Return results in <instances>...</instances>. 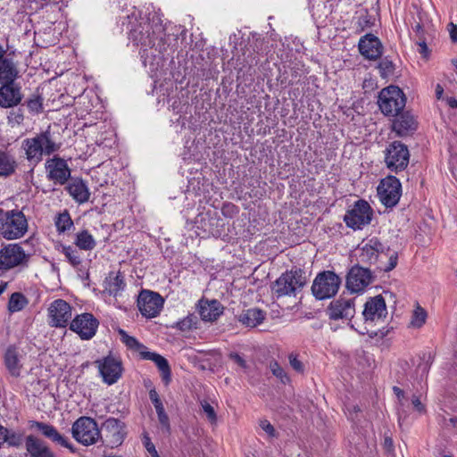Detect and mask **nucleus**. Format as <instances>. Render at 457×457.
Here are the masks:
<instances>
[{"mask_svg":"<svg viewBox=\"0 0 457 457\" xmlns=\"http://www.w3.org/2000/svg\"><path fill=\"white\" fill-rule=\"evenodd\" d=\"M165 29L161 22L151 23L148 21L140 22L129 32L130 42L139 46L142 63L149 67L150 73H155L162 63V54L170 45V37L164 38Z\"/></svg>","mask_w":457,"mask_h":457,"instance_id":"nucleus-1","label":"nucleus"},{"mask_svg":"<svg viewBox=\"0 0 457 457\" xmlns=\"http://www.w3.org/2000/svg\"><path fill=\"white\" fill-rule=\"evenodd\" d=\"M21 147L28 162L37 165L43 160L44 155H51L57 152L60 149V144L54 140L48 128L32 137L24 139Z\"/></svg>","mask_w":457,"mask_h":457,"instance_id":"nucleus-2","label":"nucleus"},{"mask_svg":"<svg viewBox=\"0 0 457 457\" xmlns=\"http://www.w3.org/2000/svg\"><path fill=\"white\" fill-rule=\"evenodd\" d=\"M307 283L304 271L301 269H292L282 273L271 285L270 291L273 298L295 296Z\"/></svg>","mask_w":457,"mask_h":457,"instance_id":"nucleus-3","label":"nucleus"},{"mask_svg":"<svg viewBox=\"0 0 457 457\" xmlns=\"http://www.w3.org/2000/svg\"><path fill=\"white\" fill-rule=\"evenodd\" d=\"M28 228V220L22 211L14 209L0 212V235L4 238H21L27 233Z\"/></svg>","mask_w":457,"mask_h":457,"instance_id":"nucleus-4","label":"nucleus"},{"mask_svg":"<svg viewBox=\"0 0 457 457\" xmlns=\"http://www.w3.org/2000/svg\"><path fill=\"white\" fill-rule=\"evenodd\" d=\"M71 435L79 444L84 446L96 445L103 439L96 421L87 416L79 417L73 422Z\"/></svg>","mask_w":457,"mask_h":457,"instance_id":"nucleus-5","label":"nucleus"},{"mask_svg":"<svg viewBox=\"0 0 457 457\" xmlns=\"http://www.w3.org/2000/svg\"><path fill=\"white\" fill-rule=\"evenodd\" d=\"M340 284L341 278L335 272L322 271L314 278L312 292L319 300L331 298L337 293Z\"/></svg>","mask_w":457,"mask_h":457,"instance_id":"nucleus-6","label":"nucleus"},{"mask_svg":"<svg viewBox=\"0 0 457 457\" xmlns=\"http://www.w3.org/2000/svg\"><path fill=\"white\" fill-rule=\"evenodd\" d=\"M378 104L384 114L395 116L404 108L405 96L398 87L389 86L380 91Z\"/></svg>","mask_w":457,"mask_h":457,"instance_id":"nucleus-7","label":"nucleus"},{"mask_svg":"<svg viewBox=\"0 0 457 457\" xmlns=\"http://www.w3.org/2000/svg\"><path fill=\"white\" fill-rule=\"evenodd\" d=\"M372 209L365 200H358L347 211L344 217L346 226L356 230L361 229L370 223L372 219Z\"/></svg>","mask_w":457,"mask_h":457,"instance_id":"nucleus-8","label":"nucleus"},{"mask_svg":"<svg viewBox=\"0 0 457 457\" xmlns=\"http://www.w3.org/2000/svg\"><path fill=\"white\" fill-rule=\"evenodd\" d=\"M379 201L386 207L395 206L402 195V185L395 176H387L381 179L378 188Z\"/></svg>","mask_w":457,"mask_h":457,"instance_id":"nucleus-9","label":"nucleus"},{"mask_svg":"<svg viewBox=\"0 0 457 457\" xmlns=\"http://www.w3.org/2000/svg\"><path fill=\"white\" fill-rule=\"evenodd\" d=\"M72 317V307L62 299L53 301L47 308V321L52 328H65Z\"/></svg>","mask_w":457,"mask_h":457,"instance_id":"nucleus-10","label":"nucleus"},{"mask_svg":"<svg viewBox=\"0 0 457 457\" xmlns=\"http://www.w3.org/2000/svg\"><path fill=\"white\" fill-rule=\"evenodd\" d=\"M409 150L400 142H393L388 145L385 154V162L386 167L392 171L404 170L409 163Z\"/></svg>","mask_w":457,"mask_h":457,"instance_id":"nucleus-11","label":"nucleus"},{"mask_svg":"<svg viewBox=\"0 0 457 457\" xmlns=\"http://www.w3.org/2000/svg\"><path fill=\"white\" fill-rule=\"evenodd\" d=\"M96 364L103 381L109 386L115 384L122 375V363L112 355L97 360Z\"/></svg>","mask_w":457,"mask_h":457,"instance_id":"nucleus-12","label":"nucleus"},{"mask_svg":"<svg viewBox=\"0 0 457 457\" xmlns=\"http://www.w3.org/2000/svg\"><path fill=\"white\" fill-rule=\"evenodd\" d=\"M98 326L99 321L93 314L84 312L71 321L70 329L78 334L82 340H89L96 335Z\"/></svg>","mask_w":457,"mask_h":457,"instance_id":"nucleus-13","label":"nucleus"},{"mask_svg":"<svg viewBox=\"0 0 457 457\" xmlns=\"http://www.w3.org/2000/svg\"><path fill=\"white\" fill-rule=\"evenodd\" d=\"M162 297L155 292L143 290L137 299V306L143 316L151 319L161 312L163 307Z\"/></svg>","mask_w":457,"mask_h":457,"instance_id":"nucleus-14","label":"nucleus"},{"mask_svg":"<svg viewBox=\"0 0 457 457\" xmlns=\"http://www.w3.org/2000/svg\"><path fill=\"white\" fill-rule=\"evenodd\" d=\"M103 441L111 448L120 445L126 436L125 425L115 418H109L102 424Z\"/></svg>","mask_w":457,"mask_h":457,"instance_id":"nucleus-15","label":"nucleus"},{"mask_svg":"<svg viewBox=\"0 0 457 457\" xmlns=\"http://www.w3.org/2000/svg\"><path fill=\"white\" fill-rule=\"evenodd\" d=\"M28 255L18 244H9L0 250V270H8L25 263Z\"/></svg>","mask_w":457,"mask_h":457,"instance_id":"nucleus-16","label":"nucleus"},{"mask_svg":"<svg viewBox=\"0 0 457 457\" xmlns=\"http://www.w3.org/2000/svg\"><path fill=\"white\" fill-rule=\"evenodd\" d=\"M47 178L55 184L63 185L71 177V169L67 162L60 157L48 159L45 163Z\"/></svg>","mask_w":457,"mask_h":457,"instance_id":"nucleus-17","label":"nucleus"},{"mask_svg":"<svg viewBox=\"0 0 457 457\" xmlns=\"http://www.w3.org/2000/svg\"><path fill=\"white\" fill-rule=\"evenodd\" d=\"M328 315L329 319L351 320L355 314V306L353 299L340 297L332 301L328 307Z\"/></svg>","mask_w":457,"mask_h":457,"instance_id":"nucleus-18","label":"nucleus"},{"mask_svg":"<svg viewBox=\"0 0 457 457\" xmlns=\"http://www.w3.org/2000/svg\"><path fill=\"white\" fill-rule=\"evenodd\" d=\"M370 282V271L360 266H353L346 278V287L353 293L363 292Z\"/></svg>","mask_w":457,"mask_h":457,"instance_id":"nucleus-19","label":"nucleus"},{"mask_svg":"<svg viewBox=\"0 0 457 457\" xmlns=\"http://www.w3.org/2000/svg\"><path fill=\"white\" fill-rule=\"evenodd\" d=\"M386 305L381 295L370 298L364 304L362 315L366 322H375L386 316Z\"/></svg>","mask_w":457,"mask_h":457,"instance_id":"nucleus-20","label":"nucleus"},{"mask_svg":"<svg viewBox=\"0 0 457 457\" xmlns=\"http://www.w3.org/2000/svg\"><path fill=\"white\" fill-rule=\"evenodd\" d=\"M22 97L21 87L15 83H6L0 87V106L2 108L17 106Z\"/></svg>","mask_w":457,"mask_h":457,"instance_id":"nucleus-21","label":"nucleus"},{"mask_svg":"<svg viewBox=\"0 0 457 457\" xmlns=\"http://www.w3.org/2000/svg\"><path fill=\"white\" fill-rule=\"evenodd\" d=\"M359 50L365 58L376 60L382 54V45L377 37L366 34L359 41Z\"/></svg>","mask_w":457,"mask_h":457,"instance_id":"nucleus-22","label":"nucleus"},{"mask_svg":"<svg viewBox=\"0 0 457 457\" xmlns=\"http://www.w3.org/2000/svg\"><path fill=\"white\" fill-rule=\"evenodd\" d=\"M197 309L201 319L204 321H214L223 312V307L217 300H200Z\"/></svg>","mask_w":457,"mask_h":457,"instance_id":"nucleus-23","label":"nucleus"},{"mask_svg":"<svg viewBox=\"0 0 457 457\" xmlns=\"http://www.w3.org/2000/svg\"><path fill=\"white\" fill-rule=\"evenodd\" d=\"M23 354L13 346H10L4 354V364L9 373L15 378L21 374L23 368Z\"/></svg>","mask_w":457,"mask_h":457,"instance_id":"nucleus-24","label":"nucleus"},{"mask_svg":"<svg viewBox=\"0 0 457 457\" xmlns=\"http://www.w3.org/2000/svg\"><path fill=\"white\" fill-rule=\"evenodd\" d=\"M32 427L38 429L42 433V435H44L46 437L49 438L53 442L65 448L70 449L71 452H74L72 445L65 436L61 435L53 425L39 421H34Z\"/></svg>","mask_w":457,"mask_h":457,"instance_id":"nucleus-25","label":"nucleus"},{"mask_svg":"<svg viewBox=\"0 0 457 457\" xmlns=\"http://www.w3.org/2000/svg\"><path fill=\"white\" fill-rule=\"evenodd\" d=\"M25 446L29 457H56L45 442L32 435L26 437Z\"/></svg>","mask_w":457,"mask_h":457,"instance_id":"nucleus-26","label":"nucleus"},{"mask_svg":"<svg viewBox=\"0 0 457 457\" xmlns=\"http://www.w3.org/2000/svg\"><path fill=\"white\" fill-rule=\"evenodd\" d=\"M141 359L154 361L161 371L162 380L165 382V384L168 385L170 382V368L168 361L163 356L157 353L150 352L147 350L146 352L141 353Z\"/></svg>","mask_w":457,"mask_h":457,"instance_id":"nucleus-27","label":"nucleus"},{"mask_svg":"<svg viewBox=\"0 0 457 457\" xmlns=\"http://www.w3.org/2000/svg\"><path fill=\"white\" fill-rule=\"evenodd\" d=\"M266 319V312L260 308H249L238 315V320L247 328H255Z\"/></svg>","mask_w":457,"mask_h":457,"instance_id":"nucleus-28","label":"nucleus"},{"mask_svg":"<svg viewBox=\"0 0 457 457\" xmlns=\"http://www.w3.org/2000/svg\"><path fill=\"white\" fill-rule=\"evenodd\" d=\"M382 249V244L377 238H371L361 247L360 259L363 262L373 263Z\"/></svg>","mask_w":457,"mask_h":457,"instance_id":"nucleus-29","label":"nucleus"},{"mask_svg":"<svg viewBox=\"0 0 457 457\" xmlns=\"http://www.w3.org/2000/svg\"><path fill=\"white\" fill-rule=\"evenodd\" d=\"M67 190L71 196L79 204L86 203L89 199V190L82 179H76L71 181L68 185Z\"/></svg>","mask_w":457,"mask_h":457,"instance_id":"nucleus-30","label":"nucleus"},{"mask_svg":"<svg viewBox=\"0 0 457 457\" xmlns=\"http://www.w3.org/2000/svg\"><path fill=\"white\" fill-rule=\"evenodd\" d=\"M18 76L17 68L11 59L4 58L0 62V83H14Z\"/></svg>","mask_w":457,"mask_h":457,"instance_id":"nucleus-31","label":"nucleus"},{"mask_svg":"<svg viewBox=\"0 0 457 457\" xmlns=\"http://www.w3.org/2000/svg\"><path fill=\"white\" fill-rule=\"evenodd\" d=\"M125 287L122 276L111 273L104 280V292L114 297L118 296Z\"/></svg>","mask_w":457,"mask_h":457,"instance_id":"nucleus-32","label":"nucleus"},{"mask_svg":"<svg viewBox=\"0 0 457 457\" xmlns=\"http://www.w3.org/2000/svg\"><path fill=\"white\" fill-rule=\"evenodd\" d=\"M416 128L414 119L407 114L397 117L393 122V130L398 136H404Z\"/></svg>","mask_w":457,"mask_h":457,"instance_id":"nucleus-33","label":"nucleus"},{"mask_svg":"<svg viewBox=\"0 0 457 457\" xmlns=\"http://www.w3.org/2000/svg\"><path fill=\"white\" fill-rule=\"evenodd\" d=\"M17 163L13 155L0 151V177H9L16 170Z\"/></svg>","mask_w":457,"mask_h":457,"instance_id":"nucleus-34","label":"nucleus"},{"mask_svg":"<svg viewBox=\"0 0 457 457\" xmlns=\"http://www.w3.org/2000/svg\"><path fill=\"white\" fill-rule=\"evenodd\" d=\"M118 333L120 337L121 342L127 346L130 351L138 353L141 357L142 352H146L147 347L141 344L136 337L129 336L124 329L119 328Z\"/></svg>","mask_w":457,"mask_h":457,"instance_id":"nucleus-35","label":"nucleus"},{"mask_svg":"<svg viewBox=\"0 0 457 457\" xmlns=\"http://www.w3.org/2000/svg\"><path fill=\"white\" fill-rule=\"evenodd\" d=\"M74 244L79 249L84 251H91L96 245L94 237L87 230L78 232L75 237Z\"/></svg>","mask_w":457,"mask_h":457,"instance_id":"nucleus-36","label":"nucleus"},{"mask_svg":"<svg viewBox=\"0 0 457 457\" xmlns=\"http://www.w3.org/2000/svg\"><path fill=\"white\" fill-rule=\"evenodd\" d=\"M58 250L65 255L67 261L73 267H77L81 264L82 258H81L79 251L75 247H73L71 245H60Z\"/></svg>","mask_w":457,"mask_h":457,"instance_id":"nucleus-37","label":"nucleus"},{"mask_svg":"<svg viewBox=\"0 0 457 457\" xmlns=\"http://www.w3.org/2000/svg\"><path fill=\"white\" fill-rule=\"evenodd\" d=\"M198 323L197 317L194 314H188L182 320H179L175 327L177 329L182 332H187L194 328H196Z\"/></svg>","mask_w":457,"mask_h":457,"instance_id":"nucleus-38","label":"nucleus"},{"mask_svg":"<svg viewBox=\"0 0 457 457\" xmlns=\"http://www.w3.org/2000/svg\"><path fill=\"white\" fill-rule=\"evenodd\" d=\"M27 304L26 298L20 293H14L11 295L8 303V309L11 312L21 311Z\"/></svg>","mask_w":457,"mask_h":457,"instance_id":"nucleus-39","label":"nucleus"},{"mask_svg":"<svg viewBox=\"0 0 457 457\" xmlns=\"http://www.w3.org/2000/svg\"><path fill=\"white\" fill-rule=\"evenodd\" d=\"M73 225L72 220L67 212L60 213L55 220V227L59 233H63Z\"/></svg>","mask_w":457,"mask_h":457,"instance_id":"nucleus-40","label":"nucleus"},{"mask_svg":"<svg viewBox=\"0 0 457 457\" xmlns=\"http://www.w3.org/2000/svg\"><path fill=\"white\" fill-rule=\"evenodd\" d=\"M270 369L272 372V374L277 377L282 383L286 384L289 382V377L286 373V371L283 370L280 365L273 361L270 363Z\"/></svg>","mask_w":457,"mask_h":457,"instance_id":"nucleus-41","label":"nucleus"},{"mask_svg":"<svg viewBox=\"0 0 457 457\" xmlns=\"http://www.w3.org/2000/svg\"><path fill=\"white\" fill-rule=\"evenodd\" d=\"M427 313L425 310L418 306L412 315L411 324L412 327L420 328L426 321Z\"/></svg>","mask_w":457,"mask_h":457,"instance_id":"nucleus-42","label":"nucleus"},{"mask_svg":"<svg viewBox=\"0 0 457 457\" xmlns=\"http://www.w3.org/2000/svg\"><path fill=\"white\" fill-rule=\"evenodd\" d=\"M23 436L22 434L17 433L14 431H11L7 428V433L5 436V443L9 446L12 447H20L22 444Z\"/></svg>","mask_w":457,"mask_h":457,"instance_id":"nucleus-43","label":"nucleus"},{"mask_svg":"<svg viewBox=\"0 0 457 457\" xmlns=\"http://www.w3.org/2000/svg\"><path fill=\"white\" fill-rule=\"evenodd\" d=\"M379 70V73L381 77L386 78L390 75H393L395 71V65L392 61L388 60L387 58H385L381 60L378 66Z\"/></svg>","mask_w":457,"mask_h":457,"instance_id":"nucleus-44","label":"nucleus"},{"mask_svg":"<svg viewBox=\"0 0 457 457\" xmlns=\"http://www.w3.org/2000/svg\"><path fill=\"white\" fill-rule=\"evenodd\" d=\"M155 410L157 412L159 422L166 430H169L170 429L169 417L165 412L163 405L157 406V408H155Z\"/></svg>","mask_w":457,"mask_h":457,"instance_id":"nucleus-45","label":"nucleus"},{"mask_svg":"<svg viewBox=\"0 0 457 457\" xmlns=\"http://www.w3.org/2000/svg\"><path fill=\"white\" fill-rule=\"evenodd\" d=\"M23 120H24L23 113L20 110L12 111L8 115V122L12 127L21 124Z\"/></svg>","mask_w":457,"mask_h":457,"instance_id":"nucleus-46","label":"nucleus"},{"mask_svg":"<svg viewBox=\"0 0 457 457\" xmlns=\"http://www.w3.org/2000/svg\"><path fill=\"white\" fill-rule=\"evenodd\" d=\"M201 406L204 411V413L207 415L209 420L211 422H215L216 421V412L213 409V407L207 402V401H203L201 403Z\"/></svg>","mask_w":457,"mask_h":457,"instance_id":"nucleus-47","label":"nucleus"},{"mask_svg":"<svg viewBox=\"0 0 457 457\" xmlns=\"http://www.w3.org/2000/svg\"><path fill=\"white\" fill-rule=\"evenodd\" d=\"M27 106L30 112L38 113L42 111V101L39 97L29 99Z\"/></svg>","mask_w":457,"mask_h":457,"instance_id":"nucleus-48","label":"nucleus"},{"mask_svg":"<svg viewBox=\"0 0 457 457\" xmlns=\"http://www.w3.org/2000/svg\"><path fill=\"white\" fill-rule=\"evenodd\" d=\"M259 425L260 428L267 434L269 437H274L276 436L274 427L267 420H261Z\"/></svg>","mask_w":457,"mask_h":457,"instance_id":"nucleus-49","label":"nucleus"},{"mask_svg":"<svg viewBox=\"0 0 457 457\" xmlns=\"http://www.w3.org/2000/svg\"><path fill=\"white\" fill-rule=\"evenodd\" d=\"M291 367L297 372H303V366L301 361L297 359V356L291 353L288 357Z\"/></svg>","mask_w":457,"mask_h":457,"instance_id":"nucleus-50","label":"nucleus"},{"mask_svg":"<svg viewBox=\"0 0 457 457\" xmlns=\"http://www.w3.org/2000/svg\"><path fill=\"white\" fill-rule=\"evenodd\" d=\"M398 261V254L396 252H393L388 257V263L384 268L385 271H390L395 268Z\"/></svg>","mask_w":457,"mask_h":457,"instance_id":"nucleus-51","label":"nucleus"},{"mask_svg":"<svg viewBox=\"0 0 457 457\" xmlns=\"http://www.w3.org/2000/svg\"><path fill=\"white\" fill-rule=\"evenodd\" d=\"M411 403L413 405V409L416 411H418L420 414L425 412V411H426L425 405L421 403L419 396L413 395L411 398Z\"/></svg>","mask_w":457,"mask_h":457,"instance_id":"nucleus-52","label":"nucleus"},{"mask_svg":"<svg viewBox=\"0 0 457 457\" xmlns=\"http://www.w3.org/2000/svg\"><path fill=\"white\" fill-rule=\"evenodd\" d=\"M229 358L242 369H246V362L238 353H230Z\"/></svg>","mask_w":457,"mask_h":457,"instance_id":"nucleus-53","label":"nucleus"},{"mask_svg":"<svg viewBox=\"0 0 457 457\" xmlns=\"http://www.w3.org/2000/svg\"><path fill=\"white\" fill-rule=\"evenodd\" d=\"M149 397H150V400L152 401V403H154V408H157V406L163 405L162 403L161 402V400L159 398V395L155 389L150 390Z\"/></svg>","mask_w":457,"mask_h":457,"instance_id":"nucleus-54","label":"nucleus"},{"mask_svg":"<svg viewBox=\"0 0 457 457\" xmlns=\"http://www.w3.org/2000/svg\"><path fill=\"white\" fill-rule=\"evenodd\" d=\"M450 37L453 43H457V25L451 22L448 25Z\"/></svg>","mask_w":457,"mask_h":457,"instance_id":"nucleus-55","label":"nucleus"},{"mask_svg":"<svg viewBox=\"0 0 457 457\" xmlns=\"http://www.w3.org/2000/svg\"><path fill=\"white\" fill-rule=\"evenodd\" d=\"M145 445L146 450L152 454L153 457H160L154 445L150 442L149 438H146Z\"/></svg>","mask_w":457,"mask_h":457,"instance_id":"nucleus-56","label":"nucleus"},{"mask_svg":"<svg viewBox=\"0 0 457 457\" xmlns=\"http://www.w3.org/2000/svg\"><path fill=\"white\" fill-rule=\"evenodd\" d=\"M393 391L395 394V395L397 396V398L399 400V403H400V405L403 406V403H402V400H403V398L404 396V392L401 388H399L397 386H394L393 387Z\"/></svg>","mask_w":457,"mask_h":457,"instance_id":"nucleus-57","label":"nucleus"},{"mask_svg":"<svg viewBox=\"0 0 457 457\" xmlns=\"http://www.w3.org/2000/svg\"><path fill=\"white\" fill-rule=\"evenodd\" d=\"M7 433V428L2 425H0V448L5 443V436Z\"/></svg>","mask_w":457,"mask_h":457,"instance_id":"nucleus-58","label":"nucleus"},{"mask_svg":"<svg viewBox=\"0 0 457 457\" xmlns=\"http://www.w3.org/2000/svg\"><path fill=\"white\" fill-rule=\"evenodd\" d=\"M444 88L440 84H437L436 87V96L437 99H440L443 96Z\"/></svg>","mask_w":457,"mask_h":457,"instance_id":"nucleus-59","label":"nucleus"},{"mask_svg":"<svg viewBox=\"0 0 457 457\" xmlns=\"http://www.w3.org/2000/svg\"><path fill=\"white\" fill-rule=\"evenodd\" d=\"M446 103L451 108H457V100L454 97H448Z\"/></svg>","mask_w":457,"mask_h":457,"instance_id":"nucleus-60","label":"nucleus"},{"mask_svg":"<svg viewBox=\"0 0 457 457\" xmlns=\"http://www.w3.org/2000/svg\"><path fill=\"white\" fill-rule=\"evenodd\" d=\"M419 45L420 46V53L421 54H426L427 51H428V46H427L426 43L422 42V43H420Z\"/></svg>","mask_w":457,"mask_h":457,"instance_id":"nucleus-61","label":"nucleus"},{"mask_svg":"<svg viewBox=\"0 0 457 457\" xmlns=\"http://www.w3.org/2000/svg\"><path fill=\"white\" fill-rule=\"evenodd\" d=\"M4 54H5V50H4V47L0 45V62L3 60Z\"/></svg>","mask_w":457,"mask_h":457,"instance_id":"nucleus-62","label":"nucleus"},{"mask_svg":"<svg viewBox=\"0 0 457 457\" xmlns=\"http://www.w3.org/2000/svg\"><path fill=\"white\" fill-rule=\"evenodd\" d=\"M398 413H399V421H401V420H402V419H403V412H401V411H398Z\"/></svg>","mask_w":457,"mask_h":457,"instance_id":"nucleus-63","label":"nucleus"},{"mask_svg":"<svg viewBox=\"0 0 457 457\" xmlns=\"http://www.w3.org/2000/svg\"><path fill=\"white\" fill-rule=\"evenodd\" d=\"M453 66L455 67V69H456V71H457V60H454V61L453 62Z\"/></svg>","mask_w":457,"mask_h":457,"instance_id":"nucleus-64","label":"nucleus"}]
</instances>
